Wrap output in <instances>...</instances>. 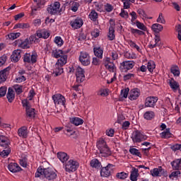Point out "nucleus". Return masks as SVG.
I'll return each instance as SVG.
<instances>
[{"mask_svg":"<svg viewBox=\"0 0 181 181\" xmlns=\"http://www.w3.org/2000/svg\"><path fill=\"white\" fill-rule=\"evenodd\" d=\"M63 50L62 49H53L52 50V56L55 57V59H59L54 66V74H55V77L57 76H60L63 74V66L67 63V55H63Z\"/></svg>","mask_w":181,"mask_h":181,"instance_id":"nucleus-1","label":"nucleus"},{"mask_svg":"<svg viewBox=\"0 0 181 181\" xmlns=\"http://www.w3.org/2000/svg\"><path fill=\"white\" fill-rule=\"evenodd\" d=\"M35 177H45L47 180H54L57 177V174L49 168H38L35 173Z\"/></svg>","mask_w":181,"mask_h":181,"instance_id":"nucleus-2","label":"nucleus"},{"mask_svg":"<svg viewBox=\"0 0 181 181\" xmlns=\"http://www.w3.org/2000/svg\"><path fill=\"white\" fill-rule=\"evenodd\" d=\"M97 148L100 152V156L103 158L111 156V150L104 139H100L97 142Z\"/></svg>","mask_w":181,"mask_h":181,"instance_id":"nucleus-3","label":"nucleus"},{"mask_svg":"<svg viewBox=\"0 0 181 181\" xmlns=\"http://www.w3.org/2000/svg\"><path fill=\"white\" fill-rule=\"evenodd\" d=\"M0 145L1 146H5L4 150L0 152V156L5 158L11 153V148H9V140L5 136L0 135Z\"/></svg>","mask_w":181,"mask_h":181,"instance_id":"nucleus-4","label":"nucleus"},{"mask_svg":"<svg viewBox=\"0 0 181 181\" xmlns=\"http://www.w3.org/2000/svg\"><path fill=\"white\" fill-rule=\"evenodd\" d=\"M47 11L51 16L60 13L62 12V10H60V2L55 1L54 4L49 5L47 8Z\"/></svg>","mask_w":181,"mask_h":181,"instance_id":"nucleus-5","label":"nucleus"},{"mask_svg":"<svg viewBox=\"0 0 181 181\" xmlns=\"http://www.w3.org/2000/svg\"><path fill=\"white\" fill-rule=\"evenodd\" d=\"M79 62L83 66H89L90 63H91L90 54L86 52H81Z\"/></svg>","mask_w":181,"mask_h":181,"instance_id":"nucleus-6","label":"nucleus"},{"mask_svg":"<svg viewBox=\"0 0 181 181\" xmlns=\"http://www.w3.org/2000/svg\"><path fill=\"white\" fill-rule=\"evenodd\" d=\"M147 138L146 135L138 130L134 131L132 136L133 142H142V141H145Z\"/></svg>","mask_w":181,"mask_h":181,"instance_id":"nucleus-7","label":"nucleus"},{"mask_svg":"<svg viewBox=\"0 0 181 181\" xmlns=\"http://www.w3.org/2000/svg\"><path fill=\"white\" fill-rule=\"evenodd\" d=\"M158 97L150 96L146 98L144 107L146 108H155V105H156V103H158Z\"/></svg>","mask_w":181,"mask_h":181,"instance_id":"nucleus-8","label":"nucleus"},{"mask_svg":"<svg viewBox=\"0 0 181 181\" xmlns=\"http://www.w3.org/2000/svg\"><path fill=\"white\" fill-rule=\"evenodd\" d=\"M78 168V163L74 160H70L65 165V170L66 172H76Z\"/></svg>","mask_w":181,"mask_h":181,"instance_id":"nucleus-9","label":"nucleus"},{"mask_svg":"<svg viewBox=\"0 0 181 181\" xmlns=\"http://www.w3.org/2000/svg\"><path fill=\"white\" fill-rule=\"evenodd\" d=\"M134 66H135L134 61H124L120 64L119 69L121 71H128V70L133 69Z\"/></svg>","mask_w":181,"mask_h":181,"instance_id":"nucleus-10","label":"nucleus"},{"mask_svg":"<svg viewBox=\"0 0 181 181\" xmlns=\"http://www.w3.org/2000/svg\"><path fill=\"white\" fill-rule=\"evenodd\" d=\"M84 70L83 68L78 66L76 69V81L78 83H83L86 78V76L84 75Z\"/></svg>","mask_w":181,"mask_h":181,"instance_id":"nucleus-11","label":"nucleus"},{"mask_svg":"<svg viewBox=\"0 0 181 181\" xmlns=\"http://www.w3.org/2000/svg\"><path fill=\"white\" fill-rule=\"evenodd\" d=\"M168 83L173 91L174 93H176V91H181L180 90V85H179V83L175 80V78H171L170 79H168Z\"/></svg>","mask_w":181,"mask_h":181,"instance_id":"nucleus-12","label":"nucleus"},{"mask_svg":"<svg viewBox=\"0 0 181 181\" xmlns=\"http://www.w3.org/2000/svg\"><path fill=\"white\" fill-rule=\"evenodd\" d=\"M52 100H54V104L57 105H64V104H66V98L60 94L53 95Z\"/></svg>","mask_w":181,"mask_h":181,"instance_id":"nucleus-13","label":"nucleus"},{"mask_svg":"<svg viewBox=\"0 0 181 181\" xmlns=\"http://www.w3.org/2000/svg\"><path fill=\"white\" fill-rule=\"evenodd\" d=\"M11 71V66H8L0 71V84L5 83L8 76H9V71Z\"/></svg>","mask_w":181,"mask_h":181,"instance_id":"nucleus-14","label":"nucleus"},{"mask_svg":"<svg viewBox=\"0 0 181 181\" xmlns=\"http://www.w3.org/2000/svg\"><path fill=\"white\" fill-rule=\"evenodd\" d=\"M83 19L80 17H77L70 22V25L73 29H80V28L83 26Z\"/></svg>","mask_w":181,"mask_h":181,"instance_id":"nucleus-15","label":"nucleus"},{"mask_svg":"<svg viewBox=\"0 0 181 181\" xmlns=\"http://www.w3.org/2000/svg\"><path fill=\"white\" fill-rule=\"evenodd\" d=\"M111 168H112V164H108L107 166L103 168L100 171V176L108 177L111 175V170H112Z\"/></svg>","mask_w":181,"mask_h":181,"instance_id":"nucleus-16","label":"nucleus"},{"mask_svg":"<svg viewBox=\"0 0 181 181\" xmlns=\"http://www.w3.org/2000/svg\"><path fill=\"white\" fill-rule=\"evenodd\" d=\"M151 30L153 31V35H155V42L156 44L153 46H156V44L159 42V24L154 23L151 26Z\"/></svg>","mask_w":181,"mask_h":181,"instance_id":"nucleus-17","label":"nucleus"},{"mask_svg":"<svg viewBox=\"0 0 181 181\" xmlns=\"http://www.w3.org/2000/svg\"><path fill=\"white\" fill-rule=\"evenodd\" d=\"M21 53H22V51L21 49L14 50L11 56V62H13L14 63H18L21 57Z\"/></svg>","mask_w":181,"mask_h":181,"instance_id":"nucleus-18","label":"nucleus"},{"mask_svg":"<svg viewBox=\"0 0 181 181\" xmlns=\"http://www.w3.org/2000/svg\"><path fill=\"white\" fill-rule=\"evenodd\" d=\"M173 170H181V158L174 160L170 163Z\"/></svg>","mask_w":181,"mask_h":181,"instance_id":"nucleus-19","label":"nucleus"},{"mask_svg":"<svg viewBox=\"0 0 181 181\" xmlns=\"http://www.w3.org/2000/svg\"><path fill=\"white\" fill-rule=\"evenodd\" d=\"M170 71L173 74L174 77H179L180 76V69L177 65H172Z\"/></svg>","mask_w":181,"mask_h":181,"instance_id":"nucleus-20","label":"nucleus"},{"mask_svg":"<svg viewBox=\"0 0 181 181\" xmlns=\"http://www.w3.org/2000/svg\"><path fill=\"white\" fill-rule=\"evenodd\" d=\"M8 170L10 172H12L13 173H16V172H20L21 168L16 163H11L8 166Z\"/></svg>","mask_w":181,"mask_h":181,"instance_id":"nucleus-21","label":"nucleus"},{"mask_svg":"<svg viewBox=\"0 0 181 181\" xmlns=\"http://www.w3.org/2000/svg\"><path fill=\"white\" fill-rule=\"evenodd\" d=\"M78 8H80V3L76 1H71L69 2V9H71L72 12H77L78 11Z\"/></svg>","mask_w":181,"mask_h":181,"instance_id":"nucleus-22","label":"nucleus"},{"mask_svg":"<svg viewBox=\"0 0 181 181\" xmlns=\"http://www.w3.org/2000/svg\"><path fill=\"white\" fill-rule=\"evenodd\" d=\"M139 97V90L138 88H134L130 90V95L129 96V100L133 101L134 100H136Z\"/></svg>","mask_w":181,"mask_h":181,"instance_id":"nucleus-23","label":"nucleus"},{"mask_svg":"<svg viewBox=\"0 0 181 181\" xmlns=\"http://www.w3.org/2000/svg\"><path fill=\"white\" fill-rule=\"evenodd\" d=\"M37 37H42L43 39H47L50 36V33L46 30H38L36 33Z\"/></svg>","mask_w":181,"mask_h":181,"instance_id":"nucleus-24","label":"nucleus"},{"mask_svg":"<svg viewBox=\"0 0 181 181\" xmlns=\"http://www.w3.org/2000/svg\"><path fill=\"white\" fill-rule=\"evenodd\" d=\"M139 170L137 168H133L130 175V180L136 181L138 180V177L139 176V173H138Z\"/></svg>","mask_w":181,"mask_h":181,"instance_id":"nucleus-25","label":"nucleus"},{"mask_svg":"<svg viewBox=\"0 0 181 181\" xmlns=\"http://www.w3.org/2000/svg\"><path fill=\"white\" fill-rule=\"evenodd\" d=\"M93 52L96 57H98V59H103V53H104V51L103 50V48H101V47H94Z\"/></svg>","mask_w":181,"mask_h":181,"instance_id":"nucleus-26","label":"nucleus"},{"mask_svg":"<svg viewBox=\"0 0 181 181\" xmlns=\"http://www.w3.org/2000/svg\"><path fill=\"white\" fill-rule=\"evenodd\" d=\"M160 135L163 139H168V138H172L173 134L170 133V128H168L164 132L160 133Z\"/></svg>","mask_w":181,"mask_h":181,"instance_id":"nucleus-27","label":"nucleus"},{"mask_svg":"<svg viewBox=\"0 0 181 181\" xmlns=\"http://www.w3.org/2000/svg\"><path fill=\"white\" fill-rule=\"evenodd\" d=\"M6 97L8 103L13 102V100H15V93H13V89H12L11 88H8Z\"/></svg>","mask_w":181,"mask_h":181,"instance_id":"nucleus-28","label":"nucleus"},{"mask_svg":"<svg viewBox=\"0 0 181 181\" xmlns=\"http://www.w3.org/2000/svg\"><path fill=\"white\" fill-rule=\"evenodd\" d=\"M18 134L22 138H26L28 136V127H22L18 131Z\"/></svg>","mask_w":181,"mask_h":181,"instance_id":"nucleus-29","label":"nucleus"},{"mask_svg":"<svg viewBox=\"0 0 181 181\" xmlns=\"http://www.w3.org/2000/svg\"><path fill=\"white\" fill-rule=\"evenodd\" d=\"M107 37L110 40H114L115 39V30L114 25H111L109 28V33Z\"/></svg>","mask_w":181,"mask_h":181,"instance_id":"nucleus-30","label":"nucleus"},{"mask_svg":"<svg viewBox=\"0 0 181 181\" xmlns=\"http://www.w3.org/2000/svg\"><path fill=\"white\" fill-rule=\"evenodd\" d=\"M57 158L62 162V163H64V162H66V160H69V156H67V153L60 152L57 153Z\"/></svg>","mask_w":181,"mask_h":181,"instance_id":"nucleus-31","label":"nucleus"},{"mask_svg":"<svg viewBox=\"0 0 181 181\" xmlns=\"http://www.w3.org/2000/svg\"><path fill=\"white\" fill-rule=\"evenodd\" d=\"M70 122L74 124V125L78 127V125H82V124L84 122V120L78 117H73L70 119Z\"/></svg>","mask_w":181,"mask_h":181,"instance_id":"nucleus-32","label":"nucleus"},{"mask_svg":"<svg viewBox=\"0 0 181 181\" xmlns=\"http://www.w3.org/2000/svg\"><path fill=\"white\" fill-rule=\"evenodd\" d=\"M90 166L95 169H101V163L97 158H94L90 161Z\"/></svg>","mask_w":181,"mask_h":181,"instance_id":"nucleus-33","label":"nucleus"},{"mask_svg":"<svg viewBox=\"0 0 181 181\" xmlns=\"http://www.w3.org/2000/svg\"><path fill=\"white\" fill-rule=\"evenodd\" d=\"M89 19L93 21V22H95L97 19H98V13L95 11V10H92L88 15Z\"/></svg>","mask_w":181,"mask_h":181,"instance_id":"nucleus-34","label":"nucleus"},{"mask_svg":"<svg viewBox=\"0 0 181 181\" xmlns=\"http://www.w3.org/2000/svg\"><path fill=\"white\" fill-rule=\"evenodd\" d=\"M30 25L28 23H17L14 25L13 29H29Z\"/></svg>","mask_w":181,"mask_h":181,"instance_id":"nucleus-35","label":"nucleus"},{"mask_svg":"<svg viewBox=\"0 0 181 181\" xmlns=\"http://www.w3.org/2000/svg\"><path fill=\"white\" fill-rule=\"evenodd\" d=\"M26 110V115L29 118H35V115L36 113H35V109L32 107H27Z\"/></svg>","mask_w":181,"mask_h":181,"instance_id":"nucleus-36","label":"nucleus"},{"mask_svg":"<svg viewBox=\"0 0 181 181\" xmlns=\"http://www.w3.org/2000/svg\"><path fill=\"white\" fill-rule=\"evenodd\" d=\"M144 119L151 120L155 117V113L153 111H147L144 115Z\"/></svg>","mask_w":181,"mask_h":181,"instance_id":"nucleus-37","label":"nucleus"},{"mask_svg":"<svg viewBox=\"0 0 181 181\" xmlns=\"http://www.w3.org/2000/svg\"><path fill=\"white\" fill-rule=\"evenodd\" d=\"M105 66L109 71H112V73L115 71V65L112 62L105 63Z\"/></svg>","mask_w":181,"mask_h":181,"instance_id":"nucleus-38","label":"nucleus"},{"mask_svg":"<svg viewBox=\"0 0 181 181\" xmlns=\"http://www.w3.org/2000/svg\"><path fill=\"white\" fill-rule=\"evenodd\" d=\"M116 177H117V179H120V180H124V179L128 177V173L124 172L118 173L116 175Z\"/></svg>","mask_w":181,"mask_h":181,"instance_id":"nucleus-39","label":"nucleus"},{"mask_svg":"<svg viewBox=\"0 0 181 181\" xmlns=\"http://www.w3.org/2000/svg\"><path fill=\"white\" fill-rule=\"evenodd\" d=\"M181 172L179 170H176V171H173L171 173V174L169 175L170 179H173V177L177 178L179 176H180Z\"/></svg>","mask_w":181,"mask_h":181,"instance_id":"nucleus-40","label":"nucleus"},{"mask_svg":"<svg viewBox=\"0 0 181 181\" xmlns=\"http://www.w3.org/2000/svg\"><path fill=\"white\" fill-rule=\"evenodd\" d=\"M21 36V33H11L8 34V38L11 40H15V39H18Z\"/></svg>","mask_w":181,"mask_h":181,"instance_id":"nucleus-41","label":"nucleus"},{"mask_svg":"<svg viewBox=\"0 0 181 181\" xmlns=\"http://www.w3.org/2000/svg\"><path fill=\"white\" fill-rule=\"evenodd\" d=\"M129 152L130 153H132V155H135L136 156H139V158H141V156H142L141 152H139V150L136 148H130Z\"/></svg>","mask_w":181,"mask_h":181,"instance_id":"nucleus-42","label":"nucleus"},{"mask_svg":"<svg viewBox=\"0 0 181 181\" xmlns=\"http://www.w3.org/2000/svg\"><path fill=\"white\" fill-rule=\"evenodd\" d=\"M54 43L57 45V46H63V44L64 43V41H63V39H62V37H55L54 38Z\"/></svg>","mask_w":181,"mask_h":181,"instance_id":"nucleus-43","label":"nucleus"},{"mask_svg":"<svg viewBox=\"0 0 181 181\" xmlns=\"http://www.w3.org/2000/svg\"><path fill=\"white\" fill-rule=\"evenodd\" d=\"M147 68L148 71L152 73V71H153V69H155V62H153V61H149L147 64Z\"/></svg>","mask_w":181,"mask_h":181,"instance_id":"nucleus-44","label":"nucleus"},{"mask_svg":"<svg viewBox=\"0 0 181 181\" xmlns=\"http://www.w3.org/2000/svg\"><path fill=\"white\" fill-rule=\"evenodd\" d=\"M159 176H163V177H168V170L163 169L162 166L159 167Z\"/></svg>","mask_w":181,"mask_h":181,"instance_id":"nucleus-45","label":"nucleus"},{"mask_svg":"<svg viewBox=\"0 0 181 181\" xmlns=\"http://www.w3.org/2000/svg\"><path fill=\"white\" fill-rule=\"evenodd\" d=\"M130 16H132V25H135V21H136L138 16L136 15V13L135 11H132L129 13Z\"/></svg>","mask_w":181,"mask_h":181,"instance_id":"nucleus-46","label":"nucleus"},{"mask_svg":"<svg viewBox=\"0 0 181 181\" xmlns=\"http://www.w3.org/2000/svg\"><path fill=\"white\" fill-rule=\"evenodd\" d=\"M128 93H129V88L122 90L120 95L123 98H127Z\"/></svg>","mask_w":181,"mask_h":181,"instance_id":"nucleus-47","label":"nucleus"},{"mask_svg":"<svg viewBox=\"0 0 181 181\" xmlns=\"http://www.w3.org/2000/svg\"><path fill=\"white\" fill-rule=\"evenodd\" d=\"M150 173L153 177H158L159 176V169L154 168L150 171Z\"/></svg>","mask_w":181,"mask_h":181,"instance_id":"nucleus-48","label":"nucleus"},{"mask_svg":"<svg viewBox=\"0 0 181 181\" xmlns=\"http://www.w3.org/2000/svg\"><path fill=\"white\" fill-rule=\"evenodd\" d=\"M104 8L106 12H112L114 10V6L108 3L105 5Z\"/></svg>","mask_w":181,"mask_h":181,"instance_id":"nucleus-49","label":"nucleus"},{"mask_svg":"<svg viewBox=\"0 0 181 181\" xmlns=\"http://www.w3.org/2000/svg\"><path fill=\"white\" fill-rule=\"evenodd\" d=\"M119 16H121V18H124V19H128V18H129L128 12L124 9H122L121 13H119Z\"/></svg>","mask_w":181,"mask_h":181,"instance_id":"nucleus-50","label":"nucleus"},{"mask_svg":"<svg viewBox=\"0 0 181 181\" xmlns=\"http://www.w3.org/2000/svg\"><path fill=\"white\" fill-rule=\"evenodd\" d=\"M124 9H129L131 8V4H132V1L130 0H124Z\"/></svg>","mask_w":181,"mask_h":181,"instance_id":"nucleus-51","label":"nucleus"},{"mask_svg":"<svg viewBox=\"0 0 181 181\" xmlns=\"http://www.w3.org/2000/svg\"><path fill=\"white\" fill-rule=\"evenodd\" d=\"M6 87L5 86H1L0 88V98H1V97H5V95H6Z\"/></svg>","mask_w":181,"mask_h":181,"instance_id":"nucleus-52","label":"nucleus"},{"mask_svg":"<svg viewBox=\"0 0 181 181\" xmlns=\"http://www.w3.org/2000/svg\"><path fill=\"white\" fill-rule=\"evenodd\" d=\"M135 25L137 26L138 29H140L141 30H145L146 28L145 27V25L144 23L139 22V21H136Z\"/></svg>","mask_w":181,"mask_h":181,"instance_id":"nucleus-53","label":"nucleus"},{"mask_svg":"<svg viewBox=\"0 0 181 181\" xmlns=\"http://www.w3.org/2000/svg\"><path fill=\"white\" fill-rule=\"evenodd\" d=\"M100 59L102 58L93 57L92 64H93L94 66H100V64H101V61L100 60Z\"/></svg>","mask_w":181,"mask_h":181,"instance_id":"nucleus-54","label":"nucleus"},{"mask_svg":"<svg viewBox=\"0 0 181 181\" xmlns=\"http://www.w3.org/2000/svg\"><path fill=\"white\" fill-rule=\"evenodd\" d=\"M20 165L23 166V168H26L28 166V158H23L20 160Z\"/></svg>","mask_w":181,"mask_h":181,"instance_id":"nucleus-55","label":"nucleus"},{"mask_svg":"<svg viewBox=\"0 0 181 181\" xmlns=\"http://www.w3.org/2000/svg\"><path fill=\"white\" fill-rule=\"evenodd\" d=\"M91 36L93 37H98L100 36V30L95 28L91 32Z\"/></svg>","mask_w":181,"mask_h":181,"instance_id":"nucleus-56","label":"nucleus"},{"mask_svg":"<svg viewBox=\"0 0 181 181\" xmlns=\"http://www.w3.org/2000/svg\"><path fill=\"white\" fill-rule=\"evenodd\" d=\"M7 59L8 57L5 54H4L1 57H0V67L1 66H4V64L6 63Z\"/></svg>","mask_w":181,"mask_h":181,"instance_id":"nucleus-57","label":"nucleus"},{"mask_svg":"<svg viewBox=\"0 0 181 181\" xmlns=\"http://www.w3.org/2000/svg\"><path fill=\"white\" fill-rule=\"evenodd\" d=\"M98 95H101V97H107V95H108V92H107V89H100Z\"/></svg>","mask_w":181,"mask_h":181,"instance_id":"nucleus-58","label":"nucleus"},{"mask_svg":"<svg viewBox=\"0 0 181 181\" xmlns=\"http://www.w3.org/2000/svg\"><path fill=\"white\" fill-rule=\"evenodd\" d=\"M171 149H173L174 152H176V151H181V144H174L171 147Z\"/></svg>","mask_w":181,"mask_h":181,"instance_id":"nucleus-59","label":"nucleus"},{"mask_svg":"<svg viewBox=\"0 0 181 181\" xmlns=\"http://www.w3.org/2000/svg\"><path fill=\"white\" fill-rule=\"evenodd\" d=\"M14 90L17 94H21L23 92L22 86H19V85H15Z\"/></svg>","mask_w":181,"mask_h":181,"instance_id":"nucleus-60","label":"nucleus"},{"mask_svg":"<svg viewBox=\"0 0 181 181\" xmlns=\"http://www.w3.org/2000/svg\"><path fill=\"white\" fill-rule=\"evenodd\" d=\"M137 13H139V16L145 18L146 16V13L142 8H139L137 10Z\"/></svg>","mask_w":181,"mask_h":181,"instance_id":"nucleus-61","label":"nucleus"},{"mask_svg":"<svg viewBox=\"0 0 181 181\" xmlns=\"http://www.w3.org/2000/svg\"><path fill=\"white\" fill-rule=\"evenodd\" d=\"M23 62L25 63H30V54H25L24 55Z\"/></svg>","mask_w":181,"mask_h":181,"instance_id":"nucleus-62","label":"nucleus"},{"mask_svg":"<svg viewBox=\"0 0 181 181\" xmlns=\"http://www.w3.org/2000/svg\"><path fill=\"white\" fill-rule=\"evenodd\" d=\"M22 81H26V77L25 76H20L16 78V83H22Z\"/></svg>","mask_w":181,"mask_h":181,"instance_id":"nucleus-63","label":"nucleus"},{"mask_svg":"<svg viewBox=\"0 0 181 181\" xmlns=\"http://www.w3.org/2000/svg\"><path fill=\"white\" fill-rule=\"evenodd\" d=\"M177 31L178 33L177 37L181 41V25H177Z\"/></svg>","mask_w":181,"mask_h":181,"instance_id":"nucleus-64","label":"nucleus"}]
</instances>
